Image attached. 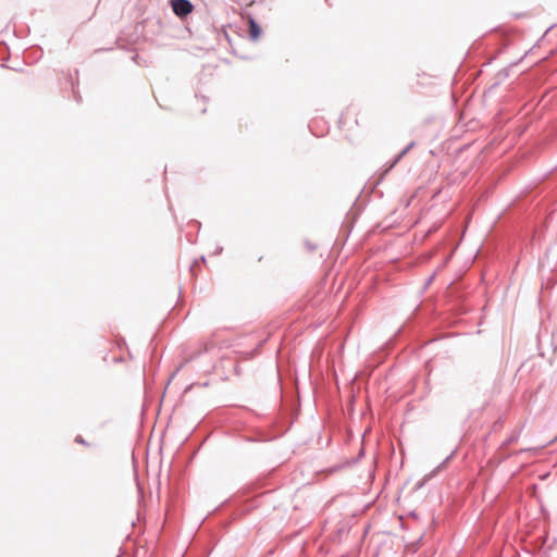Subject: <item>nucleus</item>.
I'll return each mask as SVG.
<instances>
[{"label": "nucleus", "mask_w": 557, "mask_h": 557, "mask_svg": "<svg viewBox=\"0 0 557 557\" xmlns=\"http://www.w3.org/2000/svg\"><path fill=\"white\" fill-rule=\"evenodd\" d=\"M172 10L175 15L185 17L193 12L194 5L189 0H172Z\"/></svg>", "instance_id": "f257e3e1"}, {"label": "nucleus", "mask_w": 557, "mask_h": 557, "mask_svg": "<svg viewBox=\"0 0 557 557\" xmlns=\"http://www.w3.org/2000/svg\"><path fill=\"white\" fill-rule=\"evenodd\" d=\"M414 146L416 143L411 141L392 161L385 163L384 174L388 173Z\"/></svg>", "instance_id": "f03ea898"}, {"label": "nucleus", "mask_w": 557, "mask_h": 557, "mask_svg": "<svg viewBox=\"0 0 557 557\" xmlns=\"http://www.w3.org/2000/svg\"><path fill=\"white\" fill-rule=\"evenodd\" d=\"M260 34H261V27L253 18H250L249 20V37L252 40H257L259 38Z\"/></svg>", "instance_id": "7ed1b4c3"}, {"label": "nucleus", "mask_w": 557, "mask_h": 557, "mask_svg": "<svg viewBox=\"0 0 557 557\" xmlns=\"http://www.w3.org/2000/svg\"><path fill=\"white\" fill-rule=\"evenodd\" d=\"M520 436V431L513 432L503 444V447L509 446L518 441Z\"/></svg>", "instance_id": "20e7f679"}, {"label": "nucleus", "mask_w": 557, "mask_h": 557, "mask_svg": "<svg viewBox=\"0 0 557 557\" xmlns=\"http://www.w3.org/2000/svg\"><path fill=\"white\" fill-rule=\"evenodd\" d=\"M451 456H448L446 459H444V461L437 467L435 468L432 473H431V476L434 475V473L441 468L443 467L449 459H450Z\"/></svg>", "instance_id": "39448f33"}, {"label": "nucleus", "mask_w": 557, "mask_h": 557, "mask_svg": "<svg viewBox=\"0 0 557 557\" xmlns=\"http://www.w3.org/2000/svg\"><path fill=\"white\" fill-rule=\"evenodd\" d=\"M75 442L79 443L82 445H87V443L85 442V440L81 435L76 436Z\"/></svg>", "instance_id": "423d86ee"}, {"label": "nucleus", "mask_w": 557, "mask_h": 557, "mask_svg": "<svg viewBox=\"0 0 557 557\" xmlns=\"http://www.w3.org/2000/svg\"><path fill=\"white\" fill-rule=\"evenodd\" d=\"M309 249H310V250H313V249H315V247H314V246H312V245H309Z\"/></svg>", "instance_id": "0eeeda50"}, {"label": "nucleus", "mask_w": 557, "mask_h": 557, "mask_svg": "<svg viewBox=\"0 0 557 557\" xmlns=\"http://www.w3.org/2000/svg\"><path fill=\"white\" fill-rule=\"evenodd\" d=\"M433 280V276H431L430 278H428V284L431 283V281Z\"/></svg>", "instance_id": "6e6552de"}, {"label": "nucleus", "mask_w": 557, "mask_h": 557, "mask_svg": "<svg viewBox=\"0 0 557 557\" xmlns=\"http://www.w3.org/2000/svg\"><path fill=\"white\" fill-rule=\"evenodd\" d=\"M556 440H557V436H556L554 440H552V441H550V443H553V442H554V441H556Z\"/></svg>", "instance_id": "1a4fd4ad"}]
</instances>
